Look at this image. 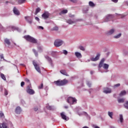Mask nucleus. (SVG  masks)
<instances>
[{"mask_svg": "<svg viewBox=\"0 0 128 128\" xmlns=\"http://www.w3.org/2000/svg\"><path fill=\"white\" fill-rule=\"evenodd\" d=\"M38 28H41V30H44V27L40 26L38 27Z\"/></svg>", "mask_w": 128, "mask_h": 128, "instance_id": "nucleus-55", "label": "nucleus"}, {"mask_svg": "<svg viewBox=\"0 0 128 128\" xmlns=\"http://www.w3.org/2000/svg\"><path fill=\"white\" fill-rule=\"evenodd\" d=\"M45 58L46 60H48V62L52 64V58H50L48 56H45Z\"/></svg>", "mask_w": 128, "mask_h": 128, "instance_id": "nucleus-17", "label": "nucleus"}, {"mask_svg": "<svg viewBox=\"0 0 128 128\" xmlns=\"http://www.w3.org/2000/svg\"><path fill=\"white\" fill-rule=\"evenodd\" d=\"M114 32V29H112L108 32H106V34L108 36H110L111 34H112Z\"/></svg>", "mask_w": 128, "mask_h": 128, "instance_id": "nucleus-15", "label": "nucleus"}, {"mask_svg": "<svg viewBox=\"0 0 128 128\" xmlns=\"http://www.w3.org/2000/svg\"><path fill=\"white\" fill-rule=\"evenodd\" d=\"M20 66H24V64H20Z\"/></svg>", "mask_w": 128, "mask_h": 128, "instance_id": "nucleus-61", "label": "nucleus"}, {"mask_svg": "<svg viewBox=\"0 0 128 128\" xmlns=\"http://www.w3.org/2000/svg\"><path fill=\"white\" fill-rule=\"evenodd\" d=\"M0 56V58H1V59L4 58V54H1V55Z\"/></svg>", "mask_w": 128, "mask_h": 128, "instance_id": "nucleus-52", "label": "nucleus"}, {"mask_svg": "<svg viewBox=\"0 0 128 128\" xmlns=\"http://www.w3.org/2000/svg\"><path fill=\"white\" fill-rule=\"evenodd\" d=\"M112 18V15H108L106 16V18L104 20V22H108L111 20Z\"/></svg>", "mask_w": 128, "mask_h": 128, "instance_id": "nucleus-13", "label": "nucleus"}, {"mask_svg": "<svg viewBox=\"0 0 128 128\" xmlns=\"http://www.w3.org/2000/svg\"><path fill=\"white\" fill-rule=\"evenodd\" d=\"M38 50H42V48L41 46H38Z\"/></svg>", "mask_w": 128, "mask_h": 128, "instance_id": "nucleus-49", "label": "nucleus"}, {"mask_svg": "<svg viewBox=\"0 0 128 128\" xmlns=\"http://www.w3.org/2000/svg\"><path fill=\"white\" fill-rule=\"evenodd\" d=\"M38 110V108H34V110L35 112H37Z\"/></svg>", "mask_w": 128, "mask_h": 128, "instance_id": "nucleus-54", "label": "nucleus"}, {"mask_svg": "<svg viewBox=\"0 0 128 128\" xmlns=\"http://www.w3.org/2000/svg\"><path fill=\"white\" fill-rule=\"evenodd\" d=\"M63 54L65 55L68 54V51H66V50H63Z\"/></svg>", "mask_w": 128, "mask_h": 128, "instance_id": "nucleus-41", "label": "nucleus"}, {"mask_svg": "<svg viewBox=\"0 0 128 128\" xmlns=\"http://www.w3.org/2000/svg\"><path fill=\"white\" fill-rule=\"evenodd\" d=\"M103 92L104 94H110L112 92V89L108 88H104Z\"/></svg>", "mask_w": 128, "mask_h": 128, "instance_id": "nucleus-11", "label": "nucleus"}, {"mask_svg": "<svg viewBox=\"0 0 128 128\" xmlns=\"http://www.w3.org/2000/svg\"><path fill=\"white\" fill-rule=\"evenodd\" d=\"M108 66H109L108 64H104L103 68H104V70H108Z\"/></svg>", "mask_w": 128, "mask_h": 128, "instance_id": "nucleus-29", "label": "nucleus"}, {"mask_svg": "<svg viewBox=\"0 0 128 128\" xmlns=\"http://www.w3.org/2000/svg\"><path fill=\"white\" fill-rule=\"evenodd\" d=\"M60 72L62 74H64V76H68V73H66V70H60Z\"/></svg>", "mask_w": 128, "mask_h": 128, "instance_id": "nucleus-16", "label": "nucleus"}, {"mask_svg": "<svg viewBox=\"0 0 128 128\" xmlns=\"http://www.w3.org/2000/svg\"><path fill=\"white\" fill-rule=\"evenodd\" d=\"M25 20L30 24H32V18L30 16H25Z\"/></svg>", "mask_w": 128, "mask_h": 128, "instance_id": "nucleus-10", "label": "nucleus"}, {"mask_svg": "<svg viewBox=\"0 0 128 128\" xmlns=\"http://www.w3.org/2000/svg\"><path fill=\"white\" fill-rule=\"evenodd\" d=\"M4 116V113H2V112H0V118H2V116Z\"/></svg>", "mask_w": 128, "mask_h": 128, "instance_id": "nucleus-45", "label": "nucleus"}, {"mask_svg": "<svg viewBox=\"0 0 128 128\" xmlns=\"http://www.w3.org/2000/svg\"><path fill=\"white\" fill-rule=\"evenodd\" d=\"M112 2H118V0H112Z\"/></svg>", "mask_w": 128, "mask_h": 128, "instance_id": "nucleus-53", "label": "nucleus"}, {"mask_svg": "<svg viewBox=\"0 0 128 128\" xmlns=\"http://www.w3.org/2000/svg\"><path fill=\"white\" fill-rule=\"evenodd\" d=\"M118 104H122V102H124V98H118Z\"/></svg>", "mask_w": 128, "mask_h": 128, "instance_id": "nucleus-19", "label": "nucleus"}, {"mask_svg": "<svg viewBox=\"0 0 128 128\" xmlns=\"http://www.w3.org/2000/svg\"><path fill=\"white\" fill-rule=\"evenodd\" d=\"M24 38H25L26 40H28V42H32V44H36V42H38L36 40L30 36V35H26L24 36Z\"/></svg>", "mask_w": 128, "mask_h": 128, "instance_id": "nucleus-2", "label": "nucleus"}, {"mask_svg": "<svg viewBox=\"0 0 128 128\" xmlns=\"http://www.w3.org/2000/svg\"><path fill=\"white\" fill-rule=\"evenodd\" d=\"M87 85L88 86H89V88H90V86H92V84L90 82H87Z\"/></svg>", "mask_w": 128, "mask_h": 128, "instance_id": "nucleus-44", "label": "nucleus"}, {"mask_svg": "<svg viewBox=\"0 0 128 128\" xmlns=\"http://www.w3.org/2000/svg\"><path fill=\"white\" fill-rule=\"evenodd\" d=\"M126 90H123L122 91L120 94V96H126Z\"/></svg>", "mask_w": 128, "mask_h": 128, "instance_id": "nucleus-21", "label": "nucleus"}, {"mask_svg": "<svg viewBox=\"0 0 128 128\" xmlns=\"http://www.w3.org/2000/svg\"><path fill=\"white\" fill-rule=\"evenodd\" d=\"M79 48L80 50H84V48L82 46H79Z\"/></svg>", "mask_w": 128, "mask_h": 128, "instance_id": "nucleus-37", "label": "nucleus"}, {"mask_svg": "<svg viewBox=\"0 0 128 128\" xmlns=\"http://www.w3.org/2000/svg\"><path fill=\"white\" fill-rule=\"evenodd\" d=\"M68 14V10H64L62 11L60 13V16H62V14Z\"/></svg>", "mask_w": 128, "mask_h": 128, "instance_id": "nucleus-23", "label": "nucleus"}, {"mask_svg": "<svg viewBox=\"0 0 128 128\" xmlns=\"http://www.w3.org/2000/svg\"><path fill=\"white\" fill-rule=\"evenodd\" d=\"M16 114H20V112H22V108L20 106L16 107V110H15Z\"/></svg>", "mask_w": 128, "mask_h": 128, "instance_id": "nucleus-14", "label": "nucleus"}, {"mask_svg": "<svg viewBox=\"0 0 128 128\" xmlns=\"http://www.w3.org/2000/svg\"><path fill=\"white\" fill-rule=\"evenodd\" d=\"M64 108H68V106H64Z\"/></svg>", "mask_w": 128, "mask_h": 128, "instance_id": "nucleus-56", "label": "nucleus"}, {"mask_svg": "<svg viewBox=\"0 0 128 128\" xmlns=\"http://www.w3.org/2000/svg\"><path fill=\"white\" fill-rule=\"evenodd\" d=\"M120 86V84H116L114 86L115 88H118V86Z\"/></svg>", "mask_w": 128, "mask_h": 128, "instance_id": "nucleus-43", "label": "nucleus"}, {"mask_svg": "<svg viewBox=\"0 0 128 128\" xmlns=\"http://www.w3.org/2000/svg\"><path fill=\"white\" fill-rule=\"evenodd\" d=\"M4 94L5 96H8V92L7 90H4Z\"/></svg>", "mask_w": 128, "mask_h": 128, "instance_id": "nucleus-39", "label": "nucleus"}, {"mask_svg": "<svg viewBox=\"0 0 128 128\" xmlns=\"http://www.w3.org/2000/svg\"><path fill=\"white\" fill-rule=\"evenodd\" d=\"M67 102L70 104H76V99L72 97H69L68 98Z\"/></svg>", "mask_w": 128, "mask_h": 128, "instance_id": "nucleus-5", "label": "nucleus"}, {"mask_svg": "<svg viewBox=\"0 0 128 128\" xmlns=\"http://www.w3.org/2000/svg\"><path fill=\"white\" fill-rule=\"evenodd\" d=\"M21 86L22 88V87H24V82H21Z\"/></svg>", "mask_w": 128, "mask_h": 128, "instance_id": "nucleus-47", "label": "nucleus"}, {"mask_svg": "<svg viewBox=\"0 0 128 128\" xmlns=\"http://www.w3.org/2000/svg\"><path fill=\"white\" fill-rule=\"evenodd\" d=\"M46 108L50 110H52V106H46Z\"/></svg>", "mask_w": 128, "mask_h": 128, "instance_id": "nucleus-36", "label": "nucleus"}, {"mask_svg": "<svg viewBox=\"0 0 128 128\" xmlns=\"http://www.w3.org/2000/svg\"><path fill=\"white\" fill-rule=\"evenodd\" d=\"M120 16H121L122 18L124 17V15H120Z\"/></svg>", "mask_w": 128, "mask_h": 128, "instance_id": "nucleus-57", "label": "nucleus"}, {"mask_svg": "<svg viewBox=\"0 0 128 128\" xmlns=\"http://www.w3.org/2000/svg\"><path fill=\"white\" fill-rule=\"evenodd\" d=\"M32 52L36 56H38V52H36V49H32Z\"/></svg>", "mask_w": 128, "mask_h": 128, "instance_id": "nucleus-26", "label": "nucleus"}, {"mask_svg": "<svg viewBox=\"0 0 128 128\" xmlns=\"http://www.w3.org/2000/svg\"><path fill=\"white\" fill-rule=\"evenodd\" d=\"M89 6H92V8H94V6L95 5H94V4L92 2L90 1L89 2Z\"/></svg>", "mask_w": 128, "mask_h": 128, "instance_id": "nucleus-32", "label": "nucleus"}, {"mask_svg": "<svg viewBox=\"0 0 128 128\" xmlns=\"http://www.w3.org/2000/svg\"><path fill=\"white\" fill-rule=\"evenodd\" d=\"M42 16L43 18H44V20H46L47 18H48V17L50 16V13L45 12L42 14Z\"/></svg>", "mask_w": 128, "mask_h": 128, "instance_id": "nucleus-9", "label": "nucleus"}, {"mask_svg": "<svg viewBox=\"0 0 128 128\" xmlns=\"http://www.w3.org/2000/svg\"><path fill=\"white\" fill-rule=\"evenodd\" d=\"M60 116L62 120H64L68 121V120H70V118L64 114V112H62L60 113Z\"/></svg>", "mask_w": 128, "mask_h": 128, "instance_id": "nucleus-7", "label": "nucleus"}, {"mask_svg": "<svg viewBox=\"0 0 128 128\" xmlns=\"http://www.w3.org/2000/svg\"><path fill=\"white\" fill-rule=\"evenodd\" d=\"M85 114H88L86 112H85Z\"/></svg>", "mask_w": 128, "mask_h": 128, "instance_id": "nucleus-62", "label": "nucleus"}, {"mask_svg": "<svg viewBox=\"0 0 128 128\" xmlns=\"http://www.w3.org/2000/svg\"><path fill=\"white\" fill-rule=\"evenodd\" d=\"M2 128H8V124L6 122H3L2 124Z\"/></svg>", "mask_w": 128, "mask_h": 128, "instance_id": "nucleus-22", "label": "nucleus"}, {"mask_svg": "<svg viewBox=\"0 0 128 128\" xmlns=\"http://www.w3.org/2000/svg\"><path fill=\"white\" fill-rule=\"evenodd\" d=\"M56 52H52V53H51V56H56Z\"/></svg>", "mask_w": 128, "mask_h": 128, "instance_id": "nucleus-38", "label": "nucleus"}, {"mask_svg": "<svg viewBox=\"0 0 128 128\" xmlns=\"http://www.w3.org/2000/svg\"><path fill=\"white\" fill-rule=\"evenodd\" d=\"M75 56L77 58H82V54L78 52H75Z\"/></svg>", "mask_w": 128, "mask_h": 128, "instance_id": "nucleus-25", "label": "nucleus"}, {"mask_svg": "<svg viewBox=\"0 0 128 128\" xmlns=\"http://www.w3.org/2000/svg\"><path fill=\"white\" fill-rule=\"evenodd\" d=\"M25 82H30V80H28V78H25Z\"/></svg>", "mask_w": 128, "mask_h": 128, "instance_id": "nucleus-46", "label": "nucleus"}, {"mask_svg": "<svg viewBox=\"0 0 128 128\" xmlns=\"http://www.w3.org/2000/svg\"><path fill=\"white\" fill-rule=\"evenodd\" d=\"M26 92L28 94H34V90L32 89V84H30V86H27Z\"/></svg>", "mask_w": 128, "mask_h": 128, "instance_id": "nucleus-3", "label": "nucleus"}, {"mask_svg": "<svg viewBox=\"0 0 128 128\" xmlns=\"http://www.w3.org/2000/svg\"><path fill=\"white\" fill-rule=\"evenodd\" d=\"M108 115L110 118H112V116L114 115V113L112 112H108Z\"/></svg>", "mask_w": 128, "mask_h": 128, "instance_id": "nucleus-30", "label": "nucleus"}, {"mask_svg": "<svg viewBox=\"0 0 128 128\" xmlns=\"http://www.w3.org/2000/svg\"><path fill=\"white\" fill-rule=\"evenodd\" d=\"M0 128H2V125L0 124Z\"/></svg>", "mask_w": 128, "mask_h": 128, "instance_id": "nucleus-60", "label": "nucleus"}, {"mask_svg": "<svg viewBox=\"0 0 128 128\" xmlns=\"http://www.w3.org/2000/svg\"><path fill=\"white\" fill-rule=\"evenodd\" d=\"M13 12L14 14H16V16H20V11H18V10L16 7L14 8Z\"/></svg>", "mask_w": 128, "mask_h": 128, "instance_id": "nucleus-12", "label": "nucleus"}, {"mask_svg": "<svg viewBox=\"0 0 128 128\" xmlns=\"http://www.w3.org/2000/svg\"><path fill=\"white\" fill-rule=\"evenodd\" d=\"M35 19L36 20H38V22L40 21V18L38 17H36Z\"/></svg>", "mask_w": 128, "mask_h": 128, "instance_id": "nucleus-50", "label": "nucleus"}, {"mask_svg": "<svg viewBox=\"0 0 128 128\" xmlns=\"http://www.w3.org/2000/svg\"><path fill=\"white\" fill-rule=\"evenodd\" d=\"M32 64L34 66L36 70H37L38 72L40 74V66L38 65V64H36V61H33Z\"/></svg>", "mask_w": 128, "mask_h": 128, "instance_id": "nucleus-6", "label": "nucleus"}, {"mask_svg": "<svg viewBox=\"0 0 128 128\" xmlns=\"http://www.w3.org/2000/svg\"><path fill=\"white\" fill-rule=\"evenodd\" d=\"M0 76L4 80H6V76H4V74H1Z\"/></svg>", "mask_w": 128, "mask_h": 128, "instance_id": "nucleus-28", "label": "nucleus"}, {"mask_svg": "<svg viewBox=\"0 0 128 128\" xmlns=\"http://www.w3.org/2000/svg\"><path fill=\"white\" fill-rule=\"evenodd\" d=\"M82 128H89L88 126H84Z\"/></svg>", "mask_w": 128, "mask_h": 128, "instance_id": "nucleus-58", "label": "nucleus"}, {"mask_svg": "<svg viewBox=\"0 0 128 128\" xmlns=\"http://www.w3.org/2000/svg\"><path fill=\"white\" fill-rule=\"evenodd\" d=\"M42 88H44V84L42 83L41 84L38 86V88H39V90H42Z\"/></svg>", "mask_w": 128, "mask_h": 128, "instance_id": "nucleus-35", "label": "nucleus"}, {"mask_svg": "<svg viewBox=\"0 0 128 128\" xmlns=\"http://www.w3.org/2000/svg\"><path fill=\"white\" fill-rule=\"evenodd\" d=\"M124 106L125 108H126L128 110V101H126L124 104Z\"/></svg>", "mask_w": 128, "mask_h": 128, "instance_id": "nucleus-33", "label": "nucleus"}, {"mask_svg": "<svg viewBox=\"0 0 128 128\" xmlns=\"http://www.w3.org/2000/svg\"><path fill=\"white\" fill-rule=\"evenodd\" d=\"M68 82V81L66 79H64L63 80H58L54 82V84H55L56 86H66Z\"/></svg>", "mask_w": 128, "mask_h": 128, "instance_id": "nucleus-1", "label": "nucleus"}, {"mask_svg": "<svg viewBox=\"0 0 128 128\" xmlns=\"http://www.w3.org/2000/svg\"><path fill=\"white\" fill-rule=\"evenodd\" d=\"M100 54H98L95 58H92L90 60L92 62H96V60H100Z\"/></svg>", "mask_w": 128, "mask_h": 128, "instance_id": "nucleus-8", "label": "nucleus"}, {"mask_svg": "<svg viewBox=\"0 0 128 128\" xmlns=\"http://www.w3.org/2000/svg\"><path fill=\"white\" fill-rule=\"evenodd\" d=\"M58 30V26H55L53 28V30Z\"/></svg>", "mask_w": 128, "mask_h": 128, "instance_id": "nucleus-40", "label": "nucleus"}, {"mask_svg": "<svg viewBox=\"0 0 128 128\" xmlns=\"http://www.w3.org/2000/svg\"><path fill=\"white\" fill-rule=\"evenodd\" d=\"M26 0H18V2L20 4H24L26 2Z\"/></svg>", "mask_w": 128, "mask_h": 128, "instance_id": "nucleus-31", "label": "nucleus"}, {"mask_svg": "<svg viewBox=\"0 0 128 128\" xmlns=\"http://www.w3.org/2000/svg\"><path fill=\"white\" fill-rule=\"evenodd\" d=\"M120 36H122V34H119L118 35H116L115 36H114V38H120Z\"/></svg>", "mask_w": 128, "mask_h": 128, "instance_id": "nucleus-27", "label": "nucleus"}, {"mask_svg": "<svg viewBox=\"0 0 128 128\" xmlns=\"http://www.w3.org/2000/svg\"><path fill=\"white\" fill-rule=\"evenodd\" d=\"M4 42L8 46L10 45V40L8 38H5L4 40Z\"/></svg>", "mask_w": 128, "mask_h": 128, "instance_id": "nucleus-20", "label": "nucleus"}, {"mask_svg": "<svg viewBox=\"0 0 128 128\" xmlns=\"http://www.w3.org/2000/svg\"><path fill=\"white\" fill-rule=\"evenodd\" d=\"M62 44H64V42L61 40H60V39H57L55 40L54 42V45L56 48H58V46H62Z\"/></svg>", "mask_w": 128, "mask_h": 128, "instance_id": "nucleus-4", "label": "nucleus"}, {"mask_svg": "<svg viewBox=\"0 0 128 128\" xmlns=\"http://www.w3.org/2000/svg\"><path fill=\"white\" fill-rule=\"evenodd\" d=\"M72 2H76V0H70Z\"/></svg>", "mask_w": 128, "mask_h": 128, "instance_id": "nucleus-51", "label": "nucleus"}, {"mask_svg": "<svg viewBox=\"0 0 128 128\" xmlns=\"http://www.w3.org/2000/svg\"><path fill=\"white\" fill-rule=\"evenodd\" d=\"M90 74H94V72L93 71H91L90 72Z\"/></svg>", "mask_w": 128, "mask_h": 128, "instance_id": "nucleus-59", "label": "nucleus"}, {"mask_svg": "<svg viewBox=\"0 0 128 128\" xmlns=\"http://www.w3.org/2000/svg\"><path fill=\"white\" fill-rule=\"evenodd\" d=\"M40 12V8H37L36 9L35 14H38V12Z\"/></svg>", "mask_w": 128, "mask_h": 128, "instance_id": "nucleus-34", "label": "nucleus"}, {"mask_svg": "<svg viewBox=\"0 0 128 128\" xmlns=\"http://www.w3.org/2000/svg\"><path fill=\"white\" fill-rule=\"evenodd\" d=\"M120 120L121 123H122L124 122V116L122 114H120Z\"/></svg>", "mask_w": 128, "mask_h": 128, "instance_id": "nucleus-24", "label": "nucleus"}, {"mask_svg": "<svg viewBox=\"0 0 128 128\" xmlns=\"http://www.w3.org/2000/svg\"><path fill=\"white\" fill-rule=\"evenodd\" d=\"M103 65H104V64L100 62L99 65H98V68H102Z\"/></svg>", "mask_w": 128, "mask_h": 128, "instance_id": "nucleus-42", "label": "nucleus"}, {"mask_svg": "<svg viewBox=\"0 0 128 128\" xmlns=\"http://www.w3.org/2000/svg\"><path fill=\"white\" fill-rule=\"evenodd\" d=\"M66 22L69 24H74L76 22L72 21V20L69 19L66 20Z\"/></svg>", "mask_w": 128, "mask_h": 128, "instance_id": "nucleus-18", "label": "nucleus"}, {"mask_svg": "<svg viewBox=\"0 0 128 128\" xmlns=\"http://www.w3.org/2000/svg\"><path fill=\"white\" fill-rule=\"evenodd\" d=\"M104 59L103 58L101 60V61L100 62V63L104 64Z\"/></svg>", "mask_w": 128, "mask_h": 128, "instance_id": "nucleus-48", "label": "nucleus"}]
</instances>
